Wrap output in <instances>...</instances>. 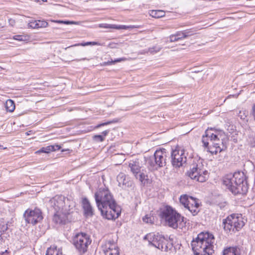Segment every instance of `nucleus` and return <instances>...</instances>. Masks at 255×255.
<instances>
[{
  "label": "nucleus",
  "instance_id": "1",
  "mask_svg": "<svg viewBox=\"0 0 255 255\" xmlns=\"http://www.w3.org/2000/svg\"><path fill=\"white\" fill-rule=\"evenodd\" d=\"M97 206L102 216L108 220L117 219L121 209L108 189L100 188L95 194Z\"/></svg>",
  "mask_w": 255,
  "mask_h": 255
},
{
  "label": "nucleus",
  "instance_id": "2",
  "mask_svg": "<svg viewBox=\"0 0 255 255\" xmlns=\"http://www.w3.org/2000/svg\"><path fill=\"white\" fill-rule=\"evenodd\" d=\"M223 183L234 194H245L248 190L247 177L244 172L238 171L225 176Z\"/></svg>",
  "mask_w": 255,
  "mask_h": 255
},
{
  "label": "nucleus",
  "instance_id": "3",
  "mask_svg": "<svg viewBox=\"0 0 255 255\" xmlns=\"http://www.w3.org/2000/svg\"><path fill=\"white\" fill-rule=\"evenodd\" d=\"M214 237L208 233L199 234L195 240L191 242V246L195 255H211L213 252Z\"/></svg>",
  "mask_w": 255,
  "mask_h": 255
},
{
  "label": "nucleus",
  "instance_id": "4",
  "mask_svg": "<svg viewBox=\"0 0 255 255\" xmlns=\"http://www.w3.org/2000/svg\"><path fill=\"white\" fill-rule=\"evenodd\" d=\"M160 215L168 226L173 229H182L184 225V217L170 206L163 209Z\"/></svg>",
  "mask_w": 255,
  "mask_h": 255
},
{
  "label": "nucleus",
  "instance_id": "5",
  "mask_svg": "<svg viewBox=\"0 0 255 255\" xmlns=\"http://www.w3.org/2000/svg\"><path fill=\"white\" fill-rule=\"evenodd\" d=\"M187 175L192 179L200 182L206 181L208 178V172L200 159L194 161L190 165Z\"/></svg>",
  "mask_w": 255,
  "mask_h": 255
},
{
  "label": "nucleus",
  "instance_id": "6",
  "mask_svg": "<svg viewBox=\"0 0 255 255\" xmlns=\"http://www.w3.org/2000/svg\"><path fill=\"white\" fill-rule=\"evenodd\" d=\"M143 239L145 240H147L149 244L163 252H167L172 247V245L170 242L159 233H151L148 234Z\"/></svg>",
  "mask_w": 255,
  "mask_h": 255
},
{
  "label": "nucleus",
  "instance_id": "7",
  "mask_svg": "<svg viewBox=\"0 0 255 255\" xmlns=\"http://www.w3.org/2000/svg\"><path fill=\"white\" fill-rule=\"evenodd\" d=\"M167 152L165 149L156 150L153 156L147 160L148 167L150 170H157L165 166L168 160Z\"/></svg>",
  "mask_w": 255,
  "mask_h": 255
},
{
  "label": "nucleus",
  "instance_id": "8",
  "mask_svg": "<svg viewBox=\"0 0 255 255\" xmlns=\"http://www.w3.org/2000/svg\"><path fill=\"white\" fill-rule=\"evenodd\" d=\"M212 131V128L206 130V136L210 137V141L212 143V145L208 147V151L212 154H216L223 151L225 146L222 139H220L217 132L213 133Z\"/></svg>",
  "mask_w": 255,
  "mask_h": 255
},
{
  "label": "nucleus",
  "instance_id": "9",
  "mask_svg": "<svg viewBox=\"0 0 255 255\" xmlns=\"http://www.w3.org/2000/svg\"><path fill=\"white\" fill-rule=\"evenodd\" d=\"M73 243L79 252L84 254L87 252L88 247L91 243V240L87 234L79 233L73 237Z\"/></svg>",
  "mask_w": 255,
  "mask_h": 255
},
{
  "label": "nucleus",
  "instance_id": "10",
  "mask_svg": "<svg viewBox=\"0 0 255 255\" xmlns=\"http://www.w3.org/2000/svg\"><path fill=\"white\" fill-rule=\"evenodd\" d=\"M198 199L186 194L181 195L180 198V203L187 209L193 216L196 215L199 212V203Z\"/></svg>",
  "mask_w": 255,
  "mask_h": 255
},
{
  "label": "nucleus",
  "instance_id": "11",
  "mask_svg": "<svg viewBox=\"0 0 255 255\" xmlns=\"http://www.w3.org/2000/svg\"><path fill=\"white\" fill-rule=\"evenodd\" d=\"M171 163L174 168H179L186 162L187 158L185 150L182 148H176L171 154Z\"/></svg>",
  "mask_w": 255,
  "mask_h": 255
},
{
  "label": "nucleus",
  "instance_id": "12",
  "mask_svg": "<svg viewBox=\"0 0 255 255\" xmlns=\"http://www.w3.org/2000/svg\"><path fill=\"white\" fill-rule=\"evenodd\" d=\"M26 223L35 225L43 219L42 212L39 209L35 208L34 210L27 209L23 214Z\"/></svg>",
  "mask_w": 255,
  "mask_h": 255
},
{
  "label": "nucleus",
  "instance_id": "13",
  "mask_svg": "<svg viewBox=\"0 0 255 255\" xmlns=\"http://www.w3.org/2000/svg\"><path fill=\"white\" fill-rule=\"evenodd\" d=\"M65 198L62 195H56L49 200V204L55 211L60 212L65 210Z\"/></svg>",
  "mask_w": 255,
  "mask_h": 255
},
{
  "label": "nucleus",
  "instance_id": "14",
  "mask_svg": "<svg viewBox=\"0 0 255 255\" xmlns=\"http://www.w3.org/2000/svg\"><path fill=\"white\" fill-rule=\"evenodd\" d=\"M234 214L229 216L226 219L223 220L224 229L227 233H235L236 230V221Z\"/></svg>",
  "mask_w": 255,
  "mask_h": 255
},
{
  "label": "nucleus",
  "instance_id": "15",
  "mask_svg": "<svg viewBox=\"0 0 255 255\" xmlns=\"http://www.w3.org/2000/svg\"><path fill=\"white\" fill-rule=\"evenodd\" d=\"M56 213L54 214L53 216V220L56 224H65L67 217V214L68 212L67 210H64L60 211V212L55 211Z\"/></svg>",
  "mask_w": 255,
  "mask_h": 255
},
{
  "label": "nucleus",
  "instance_id": "16",
  "mask_svg": "<svg viewBox=\"0 0 255 255\" xmlns=\"http://www.w3.org/2000/svg\"><path fill=\"white\" fill-rule=\"evenodd\" d=\"M82 206L84 214L86 217H91L93 215V209L89 200L86 198L83 199Z\"/></svg>",
  "mask_w": 255,
  "mask_h": 255
},
{
  "label": "nucleus",
  "instance_id": "17",
  "mask_svg": "<svg viewBox=\"0 0 255 255\" xmlns=\"http://www.w3.org/2000/svg\"><path fill=\"white\" fill-rule=\"evenodd\" d=\"M128 167L134 175L138 174L140 171L141 168L138 159L130 160L128 163Z\"/></svg>",
  "mask_w": 255,
  "mask_h": 255
},
{
  "label": "nucleus",
  "instance_id": "18",
  "mask_svg": "<svg viewBox=\"0 0 255 255\" xmlns=\"http://www.w3.org/2000/svg\"><path fill=\"white\" fill-rule=\"evenodd\" d=\"M102 249L103 252H106L113 250L118 249L117 244L116 242L113 240H109L105 242V243L102 246Z\"/></svg>",
  "mask_w": 255,
  "mask_h": 255
},
{
  "label": "nucleus",
  "instance_id": "19",
  "mask_svg": "<svg viewBox=\"0 0 255 255\" xmlns=\"http://www.w3.org/2000/svg\"><path fill=\"white\" fill-rule=\"evenodd\" d=\"M117 180L119 186H125L128 187L131 185L128 177L124 173H120L117 176Z\"/></svg>",
  "mask_w": 255,
  "mask_h": 255
},
{
  "label": "nucleus",
  "instance_id": "20",
  "mask_svg": "<svg viewBox=\"0 0 255 255\" xmlns=\"http://www.w3.org/2000/svg\"><path fill=\"white\" fill-rule=\"evenodd\" d=\"M236 221V230L240 231L245 225V222L241 214H234Z\"/></svg>",
  "mask_w": 255,
  "mask_h": 255
},
{
  "label": "nucleus",
  "instance_id": "21",
  "mask_svg": "<svg viewBox=\"0 0 255 255\" xmlns=\"http://www.w3.org/2000/svg\"><path fill=\"white\" fill-rule=\"evenodd\" d=\"M223 255H240V252L236 247H229L224 250Z\"/></svg>",
  "mask_w": 255,
  "mask_h": 255
},
{
  "label": "nucleus",
  "instance_id": "22",
  "mask_svg": "<svg viewBox=\"0 0 255 255\" xmlns=\"http://www.w3.org/2000/svg\"><path fill=\"white\" fill-rule=\"evenodd\" d=\"M149 14L152 17L158 18L165 15V11L161 10H151L149 11Z\"/></svg>",
  "mask_w": 255,
  "mask_h": 255
},
{
  "label": "nucleus",
  "instance_id": "23",
  "mask_svg": "<svg viewBox=\"0 0 255 255\" xmlns=\"http://www.w3.org/2000/svg\"><path fill=\"white\" fill-rule=\"evenodd\" d=\"M137 179H138L142 185H145L148 183L147 176L143 173L140 172L134 175Z\"/></svg>",
  "mask_w": 255,
  "mask_h": 255
},
{
  "label": "nucleus",
  "instance_id": "24",
  "mask_svg": "<svg viewBox=\"0 0 255 255\" xmlns=\"http://www.w3.org/2000/svg\"><path fill=\"white\" fill-rule=\"evenodd\" d=\"M5 108L7 112H13L15 108L14 101L10 99L7 100L5 104Z\"/></svg>",
  "mask_w": 255,
  "mask_h": 255
},
{
  "label": "nucleus",
  "instance_id": "25",
  "mask_svg": "<svg viewBox=\"0 0 255 255\" xmlns=\"http://www.w3.org/2000/svg\"><path fill=\"white\" fill-rule=\"evenodd\" d=\"M55 148L54 146L49 145L46 147H43L39 150L35 152V153H40L41 152L48 153L51 151H54Z\"/></svg>",
  "mask_w": 255,
  "mask_h": 255
},
{
  "label": "nucleus",
  "instance_id": "26",
  "mask_svg": "<svg viewBox=\"0 0 255 255\" xmlns=\"http://www.w3.org/2000/svg\"><path fill=\"white\" fill-rule=\"evenodd\" d=\"M88 45H98V46H103L104 45V43H100L98 42H87L85 43H78L74 44V46H85Z\"/></svg>",
  "mask_w": 255,
  "mask_h": 255
},
{
  "label": "nucleus",
  "instance_id": "27",
  "mask_svg": "<svg viewBox=\"0 0 255 255\" xmlns=\"http://www.w3.org/2000/svg\"><path fill=\"white\" fill-rule=\"evenodd\" d=\"M161 49V48L159 46H153V47L149 48L147 50H144L141 53L144 54L150 52V53L153 54L159 52Z\"/></svg>",
  "mask_w": 255,
  "mask_h": 255
},
{
  "label": "nucleus",
  "instance_id": "28",
  "mask_svg": "<svg viewBox=\"0 0 255 255\" xmlns=\"http://www.w3.org/2000/svg\"><path fill=\"white\" fill-rule=\"evenodd\" d=\"M13 39L19 41H25L29 40V36L27 35H17L13 36Z\"/></svg>",
  "mask_w": 255,
  "mask_h": 255
},
{
  "label": "nucleus",
  "instance_id": "29",
  "mask_svg": "<svg viewBox=\"0 0 255 255\" xmlns=\"http://www.w3.org/2000/svg\"><path fill=\"white\" fill-rule=\"evenodd\" d=\"M209 140H210V137L209 136H206V131H205V134L203 135L202 141L203 143L204 146L205 147H207L208 148L209 146Z\"/></svg>",
  "mask_w": 255,
  "mask_h": 255
},
{
  "label": "nucleus",
  "instance_id": "30",
  "mask_svg": "<svg viewBox=\"0 0 255 255\" xmlns=\"http://www.w3.org/2000/svg\"><path fill=\"white\" fill-rule=\"evenodd\" d=\"M195 33L194 31L192 29H188L183 31L182 33V38H186L189 36H191Z\"/></svg>",
  "mask_w": 255,
  "mask_h": 255
},
{
  "label": "nucleus",
  "instance_id": "31",
  "mask_svg": "<svg viewBox=\"0 0 255 255\" xmlns=\"http://www.w3.org/2000/svg\"><path fill=\"white\" fill-rule=\"evenodd\" d=\"M248 115V112L245 110L240 111L238 114V116L242 120H245Z\"/></svg>",
  "mask_w": 255,
  "mask_h": 255
},
{
  "label": "nucleus",
  "instance_id": "32",
  "mask_svg": "<svg viewBox=\"0 0 255 255\" xmlns=\"http://www.w3.org/2000/svg\"><path fill=\"white\" fill-rule=\"evenodd\" d=\"M28 27L32 28H38V21L36 20H32L29 22Z\"/></svg>",
  "mask_w": 255,
  "mask_h": 255
},
{
  "label": "nucleus",
  "instance_id": "33",
  "mask_svg": "<svg viewBox=\"0 0 255 255\" xmlns=\"http://www.w3.org/2000/svg\"><path fill=\"white\" fill-rule=\"evenodd\" d=\"M105 255H119V249L103 252Z\"/></svg>",
  "mask_w": 255,
  "mask_h": 255
},
{
  "label": "nucleus",
  "instance_id": "34",
  "mask_svg": "<svg viewBox=\"0 0 255 255\" xmlns=\"http://www.w3.org/2000/svg\"><path fill=\"white\" fill-rule=\"evenodd\" d=\"M126 60H127V58H125V57L120 58L116 59H115L114 61H108V62H107L106 63V65H111V64H114V63H115L116 62H122V61H125Z\"/></svg>",
  "mask_w": 255,
  "mask_h": 255
},
{
  "label": "nucleus",
  "instance_id": "35",
  "mask_svg": "<svg viewBox=\"0 0 255 255\" xmlns=\"http://www.w3.org/2000/svg\"><path fill=\"white\" fill-rule=\"evenodd\" d=\"M143 222L146 223L152 224L153 223L154 218L152 217L148 216V215L145 216L142 219Z\"/></svg>",
  "mask_w": 255,
  "mask_h": 255
},
{
  "label": "nucleus",
  "instance_id": "36",
  "mask_svg": "<svg viewBox=\"0 0 255 255\" xmlns=\"http://www.w3.org/2000/svg\"><path fill=\"white\" fill-rule=\"evenodd\" d=\"M38 21V28H43L48 26V22L44 20H37Z\"/></svg>",
  "mask_w": 255,
  "mask_h": 255
},
{
  "label": "nucleus",
  "instance_id": "37",
  "mask_svg": "<svg viewBox=\"0 0 255 255\" xmlns=\"http://www.w3.org/2000/svg\"><path fill=\"white\" fill-rule=\"evenodd\" d=\"M182 38V37H179V35H172L170 36V42H175L176 41L179 39H181Z\"/></svg>",
  "mask_w": 255,
  "mask_h": 255
},
{
  "label": "nucleus",
  "instance_id": "38",
  "mask_svg": "<svg viewBox=\"0 0 255 255\" xmlns=\"http://www.w3.org/2000/svg\"><path fill=\"white\" fill-rule=\"evenodd\" d=\"M93 139L96 141L102 142L104 140V137L101 135H95L93 136Z\"/></svg>",
  "mask_w": 255,
  "mask_h": 255
},
{
  "label": "nucleus",
  "instance_id": "39",
  "mask_svg": "<svg viewBox=\"0 0 255 255\" xmlns=\"http://www.w3.org/2000/svg\"><path fill=\"white\" fill-rule=\"evenodd\" d=\"M8 229V226L7 224H4L3 223L2 224H0V232H4L6 231Z\"/></svg>",
  "mask_w": 255,
  "mask_h": 255
},
{
  "label": "nucleus",
  "instance_id": "40",
  "mask_svg": "<svg viewBox=\"0 0 255 255\" xmlns=\"http://www.w3.org/2000/svg\"><path fill=\"white\" fill-rule=\"evenodd\" d=\"M100 27L102 28H118L117 27H116L115 25H112L108 24H101L99 25Z\"/></svg>",
  "mask_w": 255,
  "mask_h": 255
},
{
  "label": "nucleus",
  "instance_id": "41",
  "mask_svg": "<svg viewBox=\"0 0 255 255\" xmlns=\"http://www.w3.org/2000/svg\"><path fill=\"white\" fill-rule=\"evenodd\" d=\"M53 22H56L60 23H65V24H76V22L74 21H52Z\"/></svg>",
  "mask_w": 255,
  "mask_h": 255
},
{
  "label": "nucleus",
  "instance_id": "42",
  "mask_svg": "<svg viewBox=\"0 0 255 255\" xmlns=\"http://www.w3.org/2000/svg\"><path fill=\"white\" fill-rule=\"evenodd\" d=\"M113 123V122H112V121H109V122H106V123H102V124H99V125H97V126H96V128H100V127H102V126H104L108 125H109V124H111V123Z\"/></svg>",
  "mask_w": 255,
  "mask_h": 255
},
{
  "label": "nucleus",
  "instance_id": "43",
  "mask_svg": "<svg viewBox=\"0 0 255 255\" xmlns=\"http://www.w3.org/2000/svg\"><path fill=\"white\" fill-rule=\"evenodd\" d=\"M8 23H9V24L11 26H13L14 24H15V20L13 19H9L8 20Z\"/></svg>",
  "mask_w": 255,
  "mask_h": 255
},
{
  "label": "nucleus",
  "instance_id": "44",
  "mask_svg": "<svg viewBox=\"0 0 255 255\" xmlns=\"http://www.w3.org/2000/svg\"><path fill=\"white\" fill-rule=\"evenodd\" d=\"M52 146H54V148H55L54 151L59 150L61 148L60 146L58 144L52 145Z\"/></svg>",
  "mask_w": 255,
  "mask_h": 255
},
{
  "label": "nucleus",
  "instance_id": "45",
  "mask_svg": "<svg viewBox=\"0 0 255 255\" xmlns=\"http://www.w3.org/2000/svg\"><path fill=\"white\" fill-rule=\"evenodd\" d=\"M109 133V130H105L102 132V134L105 136H106Z\"/></svg>",
  "mask_w": 255,
  "mask_h": 255
},
{
  "label": "nucleus",
  "instance_id": "46",
  "mask_svg": "<svg viewBox=\"0 0 255 255\" xmlns=\"http://www.w3.org/2000/svg\"><path fill=\"white\" fill-rule=\"evenodd\" d=\"M89 60V59H87L86 58H82L81 59H76L75 60L76 61H81V60Z\"/></svg>",
  "mask_w": 255,
  "mask_h": 255
},
{
  "label": "nucleus",
  "instance_id": "47",
  "mask_svg": "<svg viewBox=\"0 0 255 255\" xmlns=\"http://www.w3.org/2000/svg\"><path fill=\"white\" fill-rule=\"evenodd\" d=\"M183 33V31L182 32H177L176 35H179V37L182 36V33Z\"/></svg>",
  "mask_w": 255,
  "mask_h": 255
},
{
  "label": "nucleus",
  "instance_id": "48",
  "mask_svg": "<svg viewBox=\"0 0 255 255\" xmlns=\"http://www.w3.org/2000/svg\"><path fill=\"white\" fill-rule=\"evenodd\" d=\"M109 46L111 47V48H113V47L112 46V44H111V43L109 44Z\"/></svg>",
  "mask_w": 255,
  "mask_h": 255
},
{
  "label": "nucleus",
  "instance_id": "49",
  "mask_svg": "<svg viewBox=\"0 0 255 255\" xmlns=\"http://www.w3.org/2000/svg\"><path fill=\"white\" fill-rule=\"evenodd\" d=\"M74 45H72V46H71V47H73V46H74ZM69 47H70V46H69ZM68 48H69V47H68ZM66 49H68V47H66Z\"/></svg>",
  "mask_w": 255,
  "mask_h": 255
},
{
  "label": "nucleus",
  "instance_id": "50",
  "mask_svg": "<svg viewBox=\"0 0 255 255\" xmlns=\"http://www.w3.org/2000/svg\"><path fill=\"white\" fill-rule=\"evenodd\" d=\"M1 25V24L0 23V26Z\"/></svg>",
  "mask_w": 255,
  "mask_h": 255
}]
</instances>
